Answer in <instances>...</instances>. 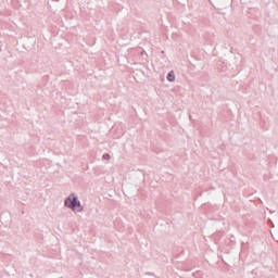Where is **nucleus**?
<instances>
[{
	"instance_id": "4",
	"label": "nucleus",
	"mask_w": 278,
	"mask_h": 278,
	"mask_svg": "<svg viewBox=\"0 0 278 278\" xmlns=\"http://www.w3.org/2000/svg\"><path fill=\"white\" fill-rule=\"evenodd\" d=\"M269 223H273L270 219H268Z\"/></svg>"
},
{
	"instance_id": "1",
	"label": "nucleus",
	"mask_w": 278,
	"mask_h": 278,
	"mask_svg": "<svg viewBox=\"0 0 278 278\" xmlns=\"http://www.w3.org/2000/svg\"><path fill=\"white\" fill-rule=\"evenodd\" d=\"M64 206L67 207L68 210H72V212H84L81 201H79V198L75 193H71L64 200Z\"/></svg>"
},
{
	"instance_id": "3",
	"label": "nucleus",
	"mask_w": 278,
	"mask_h": 278,
	"mask_svg": "<svg viewBox=\"0 0 278 278\" xmlns=\"http://www.w3.org/2000/svg\"><path fill=\"white\" fill-rule=\"evenodd\" d=\"M102 157H103V160H110V157H111V156H110V154H109V153H105V154H103V156H102Z\"/></svg>"
},
{
	"instance_id": "2",
	"label": "nucleus",
	"mask_w": 278,
	"mask_h": 278,
	"mask_svg": "<svg viewBox=\"0 0 278 278\" xmlns=\"http://www.w3.org/2000/svg\"><path fill=\"white\" fill-rule=\"evenodd\" d=\"M167 81H175V72L174 71H170L168 74H167Z\"/></svg>"
}]
</instances>
